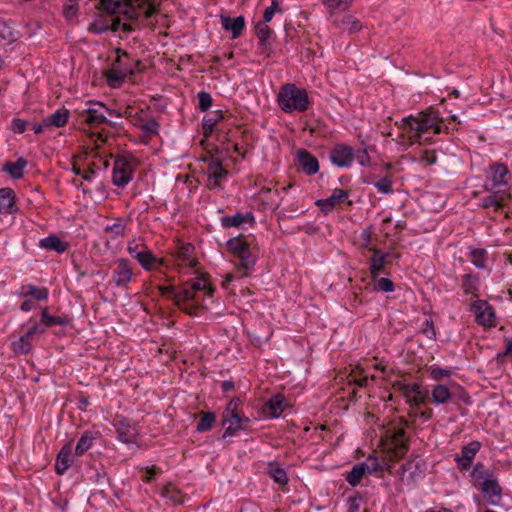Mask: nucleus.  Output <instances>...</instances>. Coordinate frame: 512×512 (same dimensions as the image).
Returning <instances> with one entry per match:
<instances>
[{
    "instance_id": "52",
    "label": "nucleus",
    "mask_w": 512,
    "mask_h": 512,
    "mask_svg": "<svg viewBox=\"0 0 512 512\" xmlns=\"http://www.w3.org/2000/svg\"><path fill=\"white\" fill-rule=\"evenodd\" d=\"M146 249V245L140 239L129 242L127 247L129 254L135 259H137V253H142Z\"/></svg>"
},
{
    "instance_id": "15",
    "label": "nucleus",
    "mask_w": 512,
    "mask_h": 512,
    "mask_svg": "<svg viewBox=\"0 0 512 512\" xmlns=\"http://www.w3.org/2000/svg\"><path fill=\"white\" fill-rule=\"evenodd\" d=\"M478 487L482 491L488 504L494 506L499 504L502 496V488L496 479L493 478L486 480L485 482H481Z\"/></svg>"
},
{
    "instance_id": "45",
    "label": "nucleus",
    "mask_w": 512,
    "mask_h": 512,
    "mask_svg": "<svg viewBox=\"0 0 512 512\" xmlns=\"http://www.w3.org/2000/svg\"><path fill=\"white\" fill-rule=\"evenodd\" d=\"M93 440L94 437L90 432H84L78 440L75 448V454L78 456L83 455L92 446Z\"/></svg>"
},
{
    "instance_id": "23",
    "label": "nucleus",
    "mask_w": 512,
    "mask_h": 512,
    "mask_svg": "<svg viewBox=\"0 0 512 512\" xmlns=\"http://www.w3.org/2000/svg\"><path fill=\"white\" fill-rule=\"evenodd\" d=\"M490 179L492 182V187H499L508 184L507 176L509 174V170L505 164L495 163L490 166Z\"/></svg>"
},
{
    "instance_id": "57",
    "label": "nucleus",
    "mask_w": 512,
    "mask_h": 512,
    "mask_svg": "<svg viewBox=\"0 0 512 512\" xmlns=\"http://www.w3.org/2000/svg\"><path fill=\"white\" fill-rule=\"evenodd\" d=\"M483 208H494L495 211H498L502 208L501 202L496 198L495 195H489L482 200Z\"/></svg>"
},
{
    "instance_id": "33",
    "label": "nucleus",
    "mask_w": 512,
    "mask_h": 512,
    "mask_svg": "<svg viewBox=\"0 0 512 512\" xmlns=\"http://www.w3.org/2000/svg\"><path fill=\"white\" fill-rule=\"evenodd\" d=\"M26 165L27 160L24 157H19L16 162H6L3 171L9 173L12 178L19 179L23 177Z\"/></svg>"
},
{
    "instance_id": "64",
    "label": "nucleus",
    "mask_w": 512,
    "mask_h": 512,
    "mask_svg": "<svg viewBox=\"0 0 512 512\" xmlns=\"http://www.w3.org/2000/svg\"><path fill=\"white\" fill-rule=\"evenodd\" d=\"M361 500H362L361 496L349 497L347 512H358L359 504H360Z\"/></svg>"
},
{
    "instance_id": "61",
    "label": "nucleus",
    "mask_w": 512,
    "mask_h": 512,
    "mask_svg": "<svg viewBox=\"0 0 512 512\" xmlns=\"http://www.w3.org/2000/svg\"><path fill=\"white\" fill-rule=\"evenodd\" d=\"M108 30L109 26L99 21H94L88 27V31L94 34H102Z\"/></svg>"
},
{
    "instance_id": "5",
    "label": "nucleus",
    "mask_w": 512,
    "mask_h": 512,
    "mask_svg": "<svg viewBox=\"0 0 512 512\" xmlns=\"http://www.w3.org/2000/svg\"><path fill=\"white\" fill-rule=\"evenodd\" d=\"M117 58L112 63L111 68L105 73L110 87H118L127 76L133 73L130 55L121 48L116 49Z\"/></svg>"
},
{
    "instance_id": "50",
    "label": "nucleus",
    "mask_w": 512,
    "mask_h": 512,
    "mask_svg": "<svg viewBox=\"0 0 512 512\" xmlns=\"http://www.w3.org/2000/svg\"><path fill=\"white\" fill-rule=\"evenodd\" d=\"M0 39L7 42L15 40L13 28L3 19H0Z\"/></svg>"
},
{
    "instance_id": "43",
    "label": "nucleus",
    "mask_w": 512,
    "mask_h": 512,
    "mask_svg": "<svg viewBox=\"0 0 512 512\" xmlns=\"http://www.w3.org/2000/svg\"><path fill=\"white\" fill-rule=\"evenodd\" d=\"M27 295H31L38 301H45L48 298L49 292L46 287H37L32 284H28L23 287Z\"/></svg>"
},
{
    "instance_id": "3",
    "label": "nucleus",
    "mask_w": 512,
    "mask_h": 512,
    "mask_svg": "<svg viewBox=\"0 0 512 512\" xmlns=\"http://www.w3.org/2000/svg\"><path fill=\"white\" fill-rule=\"evenodd\" d=\"M242 400L239 397L232 398L223 413V425L226 426L222 435L227 438L235 435L240 430H246L250 419L241 412Z\"/></svg>"
},
{
    "instance_id": "31",
    "label": "nucleus",
    "mask_w": 512,
    "mask_h": 512,
    "mask_svg": "<svg viewBox=\"0 0 512 512\" xmlns=\"http://www.w3.org/2000/svg\"><path fill=\"white\" fill-rule=\"evenodd\" d=\"M39 244L42 248H45L47 250H54L58 253L65 252L69 247L67 242L62 241L56 235H50L46 238L41 239Z\"/></svg>"
},
{
    "instance_id": "8",
    "label": "nucleus",
    "mask_w": 512,
    "mask_h": 512,
    "mask_svg": "<svg viewBox=\"0 0 512 512\" xmlns=\"http://www.w3.org/2000/svg\"><path fill=\"white\" fill-rule=\"evenodd\" d=\"M89 107L81 112V116L85 117L84 121L89 125L97 126L110 121L104 114L106 106L101 102H89Z\"/></svg>"
},
{
    "instance_id": "34",
    "label": "nucleus",
    "mask_w": 512,
    "mask_h": 512,
    "mask_svg": "<svg viewBox=\"0 0 512 512\" xmlns=\"http://www.w3.org/2000/svg\"><path fill=\"white\" fill-rule=\"evenodd\" d=\"M129 5V0H100L97 8L109 14H120L122 8Z\"/></svg>"
},
{
    "instance_id": "17",
    "label": "nucleus",
    "mask_w": 512,
    "mask_h": 512,
    "mask_svg": "<svg viewBox=\"0 0 512 512\" xmlns=\"http://www.w3.org/2000/svg\"><path fill=\"white\" fill-rule=\"evenodd\" d=\"M349 197V193L344 189H334L331 196L316 201V205L325 213L333 210L335 206L343 203Z\"/></svg>"
},
{
    "instance_id": "54",
    "label": "nucleus",
    "mask_w": 512,
    "mask_h": 512,
    "mask_svg": "<svg viewBox=\"0 0 512 512\" xmlns=\"http://www.w3.org/2000/svg\"><path fill=\"white\" fill-rule=\"evenodd\" d=\"M374 289L377 291L392 292L394 291V283L389 278H378Z\"/></svg>"
},
{
    "instance_id": "7",
    "label": "nucleus",
    "mask_w": 512,
    "mask_h": 512,
    "mask_svg": "<svg viewBox=\"0 0 512 512\" xmlns=\"http://www.w3.org/2000/svg\"><path fill=\"white\" fill-rule=\"evenodd\" d=\"M426 470L425 461L418 455L410 458L406 463L401 465L399 468V474L402 479L404 477L411 482H415L416 479L422 476Z\"/></svg>"
},
{
    "instance_id": "24",
    "label": "nucleus",
    "mask_w": 512,
    "mask_h": 512,
    "mask_svg": "<svg viewBox=\"0 0 512 512\" xmlns=\"http://www.w3.org/2000/svg\"><path fill=\"white\" fill-rule=\"evenodd\" d=\"M370 251L373 253L370 259V273L373 279H377L386 264V259L389 254L383 253L377 248H370Z\"/></svg>"
},
{
    "instance_id": "48",
    "label": "nucleus",
    "mask_w": 512,
    "mask_h": 512,
    "mask_svg": "<svg viewBox=\"0 0 512 512\" xmlns=\"http://www.w3.org/2000/svg\"><path fill=\"white\" fill-rule=\"evenodd\" d=\"M12 348L17 354H28L31 351V339L24 334L17 341L12 343Z\"/></svg>"
},
{
    "instance_id": "30",
    "label": "nucleus",
    "mask_w": 512,
    "mask_h": 512,
    "mask_svg": "<svg viewBox=\"0 0 512 512\" xmlns=\"http://www.w3.org/2000/svg\"><path fill=\"white\" fill-rule=\"evenodd\" d=\"M69 115V110L65 108L59 109L52 115L44 118V124L46 127H63L68 122Z\"/></svg>"
},
{
    "instance_id": "27",
    "label": "nucleus",
    "mask_w": 512,
    "mask_h": 512,
    "mask_svg": "<svg viewBox=\"0 0 512 512\" xmlns=\"http://www.w3.org/2000/svg\"><path fill=\"white\" fill-rule=\"evenodd\" d=\"M255 34L259 40L261 53L268 51V39L271 37L272 29L265 22H258L255 25Z\"/></svg>"
},
{
    "instance_id": "10",
    "label": "nucleus",
    "mask_w": 512,
    "mask_h": 512,
    "mask_svg": "<svg viewBox=\"0 0 512 512\" xmlns=\"http://www.w3.org/2000/svg\"><path fill=\"white\" fill-rule=\"evenodd\" d=\"M131 177L132 169L130 164L125 159H116L112 175L113 184L119 187H123L130 182Z\"/></svg>"
},
{
    "instance_id": "36",
    "label": "nucleus",
    "mask_w": 512,
    "mask_h": 512,
    "mask_svg": "<svg viewBox=\"0 0 512 512\" xmlns=\"http://www.w3.org/2000/svg\"><path fill=\"white\" fill-rule=\"evenodd\" d=\"M362 463L364 464V467L368 474L375 473V474H378L379 476H381V474L384 470H389L391 467L390 464H388V463L381 464L379 462L378 458L373 457V456H369L366 459V461H364Z\"/></svg>"
},
{
    "instance_id": "9",
    "label": "nucleus",
    "mask_w": 512,
    "mask_h": 512,
    "mask_svg": "<svg viewBox=\"0 0 512 512\" xmlns=\"http://www.w3.org/2000/svg\"><path fill=\"white\" fill-rule=\"evenodd\" d=\"M405 435V430L402 428L395 430L391 435V447L389 450L393 461L402 458L409 450L408 439Z\"/></svg>"
},
{
    "instance_id": "11",
    "label": "nucleus",
    "mask_w": 512,
    "mask_h": 512,
    "mask_svg": "<svg viewBox=\"0 0 512 512\" xmlns=\"http://www.w3.org/2000/svg\"><path fill=\"white\" fill-rule=\"evenodd\" d=\"M471 310L475 314L476 322L480 325L494 326L495 314L490 305L485 301H478L471 305Z\"/></svg>"
},
{
    "instance_id": "22",
    "label": "nucleus",
    "mask_w": 512,
    "mask_h": 512,
    "mask_svg": "<svg viewBox=\"0 0 512 512\" xmlns=\"http://www.w3.org/2000/svg\"><path fill=\"white\" fill-rule=\"evenodd\" d=\"M72 445L65 444L59 451L55 463V470L59 475H63L72 464Z\"/></svg>"
},
{
    "instance_id": "26",
    "label": "nucleus",
    "mask_w": 512,
    "mask_h": 512,
    "mask_svg": "<svg viewBox=\"0 0 512 512\" xmlns=\"http://www.w3.org/2000/svg\"><path fill=\"white\" fill-rule=\"evenodd\" d=\"M333 23L342 30H347L350 34L357 33L362 29V24L352 15H344L340 19L336 18Z\"/></svg>"
},
{
    "instance_id": "4",
    "label": "nucleus",
    "mask_w": 512,
    "mask_h": 512,
    "mask_svg": "<svg viewBox=\"0 0 512 512\" xmlns=\"http://www.w3.org/2000/svg\"><path fill=\"white\" fill-rule=\"evenodd\" d=\"M189 288V282H186L178 289L175 286H160L159 291L161 295L172 298L185 313L195 315L198 305L193 302L196 301L197 296Z\"/></svg>"
},
{
    "instance_id": "14",
    "label": "nucleus",
    "mask_w": 512,
    "mask_h": 512,
    "mask_svg": "<svg viewBox=\"0 0 512 512\" xmlns=\"http://www.w3.org/2000/svg\"><path fill=\"white\" fill-rule=\"evenodd\" d=\"M354 159V152L350 146L337 144L330 153V160L338 167H348Z\"/></svg>"
},
{
    "instance_id": "44",
    "label": "nucleus",
    "mask_w": 512,
    "mask_h": 512,
    "mask_svg": "<svg viewBox=\"0 0 512 512\" xmlns=\"http://www.w3.org/2000/svg\"><path fill=\"white\" fill-rule=\"evenodd\" d=\"M352 0H323V4L331 14L335 11H346L349 9Z\"/></svg>"
},
{
    "instance_id": "25",
    "label": "nucleus",
    "mask_w": 512,
    "mask_h": 512,
    "mask_svg": "<svg viewBox=\"0 0 512 512\" xmlns=\"http://www.w3.org/2000/svg\"><path fill=\"white\" fill-rule=\"evenodd\" d=\"M247 222H254V216L250 212H238L232 216H224L221 218V224L224 228L240 227L242 224Z\"/></svg>"
},
{
    "instance_id": "18",
    "label": "nucleus",
    "mask_w": 512,
    "mask_h": 512,
    "mask_svg": "<svg viewBox=\"0 0 512 512\" xmlns=\"http://www.w3.org/2000/svg\"><path fill=\"white\" fill-rule=\"evenodd\" d=\"M480 448L481 444L478 441H472L463 446L461 449V455L456 456L455 458L458 466L462 469L468 468Z\"/></svg>"
},
{
    "instance_id": "1",
    "label": "nucleus",
    "mask_w": 512,
    "mask_h": 512,
    "mask_svg": "<svg viewBox=\"0 0 512 512\" xmlns=\"http://www.w3.org/2000/svg\"><path fill=\"white\" fill-rule=\"evenodd\" d=\"M442 123L439 112L430 108L425 112L419 113L417 117L410 115L402 118L400 128L403 130V133H411L409 138L420 139L422 134L430 130L434 134L442 133Z\"/></svg>"
},
{
    "instance_id": "60",
    "label": "nucleus",
    "mask_w": 512,
    "mask_h": 512,
    "mask_svg": "<svg viewBox=\"0 0 512 512\" xmlns=\"http://www.w3.org/2000/svg\"><path fill=\"white\" fill-rule=\"evenodd\" d=\"M424 388L418 384V383H413V384H409L408 386V393H407V402L409 403L410 406H412V397L417 395V394H421V391L423 390Z\"/></svg>"
},
{
    "instance_id": "37",
    "label": "nucleus",
    "mask_w": 512,
    "mask_h": 512,
    "mask_svg": "<svg viewBox=\"0 0 512 512\" xmlns=\"http://www.w3.org/2000/svg\"><path fill=\"white\" fill-rule=\"evenodd\" d=\"M70 319L68 316H52L48 313V309L45 307L41 314V323L46 327H52L56 325L65 326L69 323Z\"/></svg>"
},
{
    "instance_id": "12",
    "label": "nucleus",
    "mask_w": 512,
    "mask_h": 512,
    "mask_svg": "<svg viewBox=\"0 0 512 512\" xmlns=\"http://www.w3.org/2000/svg\"><path fill=\"white\" fill-rule=\"evenodd\" d=\"M133 271L130 262L127 259H119L116 262V267L113 270V282L118 287H127L131 281Z\"/></svg>"
},
{
    "instance_id": "51",
    "label": "nucleus",
    "mask_w": 512,
    "mask_h": 512,
    "mask_svg": "<svg viewBox=\"0 0 512 512\" xmlns=\"http://www.w3.org/2000/svg\"><path fill=\"white\" fill-rule=\"evenodd\" d=\"M462 289L466 295H474L477 296V288L475 285V279L470 274H465L463 276Z\"/></svg>"
},
{
    "instance_id": "63",
    "label": "nucleus",
    "mask_w": 512,
    "mask_h": 512,
    "mask_svg": "<svg viewBox=\"0 0 512 512\" xmlns=\"http://www.w3.org/2000/svg\"><path fill=\"white\" fill-rule=\"evenodd\" d=\"M372 234H373V227L372 226H369L367 227L366 229H364L361 233V238L363 239V244L362 246L364 248H367L370 250V244H371V241H372Z\"/></svg>"
},
{
    "instance_id": "46",
    "label": "nucleus",
    "mask_w": 512,
    "mask_h": 512,
    "mask_svg": "<svg viewBox=\"0 0 512 512\" xmlns=\"http://www.w3.org/2000/svg\"><path fill=\"white\" fill-rule=\"evenodd\" d=\"M216 421V415L214 412L203 413L201 419L198 421L196 430L198 432L209 431Z\"/></svg>"
},
{
    "instance_id": "55",
    "label": "nucleus",
    "mask_w": 512,
    "mask_h": 512,
    "mask_svg": "<svg viewBox=\"0 0 512 512\" xmlns=\"http://www.w3.org/2000/svg\"><path fill=\"white\" fill-rule=\"evenodd\" d=\"M374 186L378 189V191L384 194H390L393 192L392 181L388 177L381 178L374 184Z\"/></svg>"
},
{
    "instance_id": "49",
    "label": "nucleus",
    "mask_w": 512,
    "mask_h": 512,
    "mask_svg": "<svg viewBox=\"0 0 512 512\" xmlns=\"http://www.w3.org/2000/svg\"><path fill=\"white\" fill-rule=\"evenodd\" d=\"M487 252L484 249H473L470 253L472 263L480 269L486 266Z\"/></svg>"
},
{
    "instance_id": "40",
    "label": "nucleus",
    "mask_w": 512,
    "mask_h": 512,
    "mask_svg": "<svg viewBox=\"0 0 512 512\" xmlns=\"http://www.w3.org/2000/svg\"><path fill=\"white\" fill-rule=\"evenodd\" d=\"M193 250L194 247L190 243L179 245L177 250L178 258L182 261H187L190 267L197 265V260L191 258Z\"/></svg>"
},
{
    "instance_id": "2",
    "label": "nucleus",
    "mask_w": 512,
    "mask_h": 512,
    "mask_svg": "<svg viewBox=\"0 0 512 512\" xmlns=\"http://www.w3.org/2000/svg\"><path fill=\"white\" fill-rule=\"evenodd\" d=\"M277 103L285 113L295 111L302 113L307 111L310 106L307 91L297 87L294 83H286L281 86L277 94Z\"/></svg>"
},
{
    "instance_id": "39",
    "label": "nucleus",
    "mask_w": 512,
    "mask_h": 512,
    "mask_svg": "<svg viewBox=\"0 0 512 512\" xmlns=\"http://www.w3.org/2000/svg\"><path fill=\"white\" fill-rule=\"evenodd\" d=\"M450 396V390L446 385H436L432 390V401L436 404L446 403Z\"/></svg>"
},
{
    "instance_id": "19",
    "label": "nucleus",
    "mask_w": 512,
    "mask_h": 512,
    "mask_svg": "<svg viewBox=\"0 0 512 512\" xmlns=\"http://www.w3.org/2000/svg\"><path fill=\"white\" fill-rule=\"evenodd\" d=\"M117 433L119 440L126 444L135 443L138 437L136 426L127 419L118 422Z\"/></svg>"
},
{
    "instance_id": "35",
    "label": "nucleus",
    "mask_w": 512,
    "mask_h": 512,
    "mask_svg": "<svg viewBox=\"0 0 512 512\" xmlns=\"http://www.w3.org/2000/svg\"><path fill=\"white\" fill-rule=\"evenodd\" d=\"M472 478L475 481V485L479 486V483L485 482L486 480L494 478V471L491 469L485 468L482 463H477L471 474Z\"/></svg>"
},
{
    "instance_id": "13",
    "label": "nucleus",
    "mask_w": 512,
    "mask_h": 512,
    "mask_svg": "<svg viewBox=\"0 0 512 512\" xmlns=\"http://www.w3.org/2000/svg\"><path fill=\"white\" fill-rule=\"evenodd\" d=\"M287 402L283 395H273L261 408L262 415L267 418H278L286 409Z\"/></svg>"
},
{
    "instance_id": "62",
    "label": "nucleus",
    "mask_w": 512,
    "mask_h": 512,
    "mask_svg": "<svg viewBox=\"0 0 512 512\" xmlns=\"http://www.w3.org/2000/svg\"><path fill=\"white\" fill-rule=\"evenodd\" d=\"M420 159L428 165H433L437 162V156L434 150H424L421 153Z\"/></svg>"
},
{
    "instance_id": "20",
    "label": "nucleus",
    "mask_w": 512,
    "mask_h": 512,
    "mask_svg": "<svg viewBox=\"0 0 512 512\" xmlns=\"http://www.w3.org/2000/svg\"><path fill=\"white\" fill-rule=\"evenodd\" d=\"M298 163L301 166V169L307 175H314L319 171V162L317 158L312 155L309 151L305 149H301L297 154Z\"/></svg>"
},
{
    "instance_id": "32",
    "label": "nucleus",
    "mask_w": 512,
    "mask_h": 512,
    "mask_svg": "<svg viewBox=\"0 0 512 512\" xmlns=\"http://www.w3.org/2000/svg\"><path fill=\"white\" fill-rule=\"evenodd\" d=\"M15 211L14 191L10 188L0 189V213Z\"/></svg>"
},
{
    "instance_id": "58",
    "label": "nucleus",
    "mask_w": 512,
    "mask_h": 512,
    "mask_svg": "<svg viewBox=\"0 0 512 512\" xmlns=\"http://www.w3.org/2000/svg\"><path fill=\"white\" fill-rule=\"evenodd\" d=\"M105 231L112 232L116 236H122L125 231V224L121 219H117L112 225L106 226Z\"/></svg>"
},
{
    "instance_id": "29",
    "label": "nucleus",
    "mask_w": 512,
    "mask_h": 512,
    "mask_svg": "<svg viewBox=\"0 0 512 512\" xmlns=\"http://www.w3.org/2000/svg\"><path fill=\"white\" fill-rule=\"evenodd\" d=\"M189 287L195 296L199 291H204L208 296H212L214 292V288L208 282V274H201L199 277L192 280V282L189 283Z\"/></svg>"
},
{
    "instance_id": "21",
    "label": "nucleus",
    "mask_w": 512,
    "mask_h": 512,
    "mask_svg": "<svg viewBox=\"0 0 512 512\" xmlns=\"http://www.w3.org/2000/svg\"><path fill=\"white\" fill-rule=\"evenodd\" d=\"M221 24L224 30L231 32L232 39H236L242 34L245 19L243 16L231 18L230 16L221 15Z\"/></svg>"
},
{
    "instance_id": "6",
    "label": "nucleus",
    "mask_w": 512,
    "mask_h": 512,
    "mask_svg": "<svg viewBox=\"0 0 512 512\" xmlns=\"http://www.w3.org/2000/svg\"><path fill=\"white\" fill-rule=\"evenodd\" d=\"M226 246L228 251L239 259L237 269L243 271L240 277L248 276V271L256 263V259L251 254L249 244L243 239V236H238L229 239Z\"/></svg>"
},
{
    "instance_id": "56",
    "label": "nucleus",
    "mask_w": 512,
    "mask_h": 512,
    "mask_svg": "<svg viewBox=\"0 0 512 512\" xmlns=\"http://www.w3.org/2000/svg\"><path fill=\"white\" fill-rule=\"evenodd\" d=\"M225 118V114L221 110H217L212 113V115L205 116L202 120V122H205L207 124L211 123L212 127H215L218 123L223 121Z\"/></svg>"
},
{
    "instance_id": "28",
    "label": "nucleus",
    "mask_w": 512,
    "mask_h": 512,
    "mask_svg": "<svg viewBox=\"0 0 512 512\" xmlns=\"http://www.w3.org/2000/svg\"><path fill=\"white\" fill-rule=\"evenodd\" d=\"M136 260L145 270L148 271L153 270L157 266L163 264V261L161 259H158L148 248L142 253H137Z\"/></svg>"
},
{
    "instance_id": "47",
    "label": "nucleus",
    "mask_w": 512,
    "mask_h": 512,
    "mask_svg": "<svg viewBox=\"0 0 512 512\" xmlns=\"http://www.w3.org/2000/svg\"><path fill=\"white\" fill-rule=\"evenodd\" d=\"M162 495L172 501L174 504H182L183 503V495L181 491H179L172 484L166 485L162 490Z\"/></svg>"
},
{
    "instance_id": "53",
    "label": "nucleus",
    "mask_w": 512,
    "mask_h": 512,
    "mask_svg": "<svg viewBox=\"0 0 512 512\" xmlns=\"http://www.w3.org/2000/svg\"><path fill=\"white\" fill-rule=\"evenodd\" d=\"M199 109L202 112L207 111L213 103V99L208 92L201 91L198 93Z\"/></svg>"
},
{
    "instance_id": "41",
    "label": "nucleus",
    "mask_w": 512,
    "mask_h": 512,
    "mask_svg": "<svg viewBox=\"0 0 512 512\" xmlns=\"http://www.w3.org/2000/svg\"><path fill=\"white\" fill-rule=\"evenodd\" d=\"M142 8L143 5L139 7V3H136L135 0H129V5L123 7L120 14L130 21H136L140 16Z\"/></svg>"
},
{
    "instance_id": "42",
    "label": "nucleus",
    "mask_w": 512,
    "mask_h": 512,
    "mask_svg": "<svg viewBox=\"0 0 512 512\" xmlns=\"http://www.w3.org/2000/svg\"><path fill=\"white\" fill-rule=\"evenodd\" d=\"M268 473L276 483L280 485H286L288 483V476L286 471L276 464H269Z\"/></svg>"
},
{
    "instance_id": "59",
    "label": "nucleus",
    "mask_w": 512,
    "mask_h": 512,
    "mask_svg": "<svg viewBox=\"0 0 512 512\" xmlns=\"http://www.w3.org/2000/svg\"><path fill=\"white\" fill-rule=\"evenodd\" d=\"M428 394H429L428 390L424 388L421 391V394H417L412 397V406H410V407L418 408L420 405L424 404L428 398Z\"/></svg>"
},
{
    "instance_id": "16",
    "label": "nucleus",
    "mask_w": 512,
    "mask_h": 512,
    "mask_svg": "<svg viewBox=\"0 0 512 512\" xmlns=\"http://www.w3.org/2000/svg\"><path fill=\"white\" fill-rule=\"evenodd\" d=\"M207 175L209 187H217L220 185L222 179L228 175V171L223 168L222 162L219 159L211 158L207 165Z\"/></svg>"
},
{
    "instance_id": "38",
    "label": "nucleus",
    "mask_w": 512,
    "mask_h": 512,
    "mask_svg": "<svg viewBox=\"0 0 512 512\" xmlns=\"http://www.w3.org/2000/svg\"><path fill=\"white\" fill-rule=\"evenodd\" d=\"M365 474H367V472L364 467V464L362 462L358 463L352 467L350 472L347 473L346 481L351 486L355 487L360 483L361 479Z\"/></svg>"
}]
</instances>
